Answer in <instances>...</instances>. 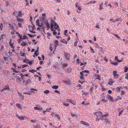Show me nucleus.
Returning <instances> with one entry per match:
<instances>
[{"label": "nucleus", "instance_id": "f257e3e1", "mask_svg": "<svg viewBox=\"0 0 128 128\" xmlns=\"http://www.w3.org/2000/svg\"><path fill=\"white\" fill-rule=\"evenodd\" d=\"M52 116L57 118L59 120H60V118L59 115L56 114V112H52L50 114Z\"/></svg>", "mask_w": 128, "mask_h": 128}, {"label": "nucleus", "instance_id": "f03ea898", "mask_svg": "<svg viewBox=\"0 0 128 128\" xmlns=\"http://www.w3.org/2000/svg\"><path fill=\"white\" fill-rule=\"evenodd\" d=\"M10 41L9 42V44L10 45L11 48L13 49H14L15 46H14V40L12 39H10Z\"/></svg>", "mask_w": 128, "mask_h": 128}, {"label": "nucleus", "instance_id": "7ed1b4c3", "mask_svg": "<svg viewBox=\"0 0 128 128\" xmlns=\"http://www.w3.org/2000/svg\"><path fill=\"white\" fill-rule=\"evenodd\" d=\"M109 115L108 114H105L103 115L102 117H100V120H105V121L107 122H109L107 120L104 118V117L106 118L107 116H108Z\"/></svg>", "mask_w": 128, "mask_h": 128}, {"label": "nucleus", "instance_id": "20e7f679", "mask_svg": "<svg viewBox=\"0 0 128 128\" xmlns=\"http://www.w3.org/2000/svg\"><path fill=\"white\" fill-rule=\"evenodd\" d=\"M117 71L114 70L113 72V74L114 77L116 78H118L119 77V75L117 74Z\"/></svg>", "mask_w": 128, "mask_h": 128}, {"label": "nucleus", "instance_id": "39448f33", "mask_svg": "<svg viewBox=\"0 0 128 128\" xmlns=\"http://www.w3.org/2000/svg\"><path fill=\"white\" fill-rule=\"evenodd\" d=\"M95 114L97 118L99 116H101L102 114V113L101 112H95Z\"/></svg>", "mask_w": 128, "mask_h": 128}, {"label": "nucleus", "instance_id": "423d86ee", "mask_svg": "<svg viewBox=\"0 0 128 128\" xmlns=\"http://www.w3.org/2000/svg\"><path fill=\"white\" fill-rule=\"evenodd\" d=\"M115 60H117V61L119 62H122V60L123 59L122 57L120 58V60H119L118 56H115Z\"/></svg>", "mask_w": 128, "mask_h": 128}, {"label": "nucleus", "instance_id": "0eeeda50", "mask_svg": "<svg viewBox=\"0 0 128 128\" xmlns=\"http://www.w3.org/2000/svg\"><path fill=\"white\" fill-rule=\"evenodd\" d=\"M63 82L65 84H67L68 85H70L71 84V83L70 80H64L63 81Z\"/></svg>", "mask_w": 128, "mask_h": 128}, {"label": "nucleus", "instance_id": "6e6552de", "mask_svg": "<svg viewBox=\"0 0 128 128\" xmlns=\"http://www.w3.org/2000/svg\"><path fill=\"white\" fill-rule=\"evenodd\" d=\"M34 110H42V108L40 107V106L38 105L37 107H34Z\"/></svg>", "mask_w": 128, "mask_h": 128}, {"label": "nucleus", "instance_id": "1a4fd4ad", "mask_svg": "<svg viewBox=\"0 0 128 128\" xmlns=\"http://www.w3.org/2000/svg\"><path fill=\"white\" fill-rule=\"evenodd\" d=\"M80 79L82 80H84V76L83 74L84 73L81 72H80Z\"/></svg>", "mask_w": 128, "mask_h": 128}, {"label": "nucleus", "instance_id": "9d476101", "mask_svg": "<svg viewBox=\"0 0 128 128\" xmlns=\"http://www.w3.org/2000/svg\"><path fill=\"white\" fill-rule=\"evenodd\" d=\"M107 98L108 99L110 100L112 102H114V100L113 99L112 97L108 95L107 96Z\"/></svg>", "mask_w": 128, "mask_h": 128}, {"label": "nucleus", "instance_id": "9b49d317", "mask_svg": "<svg viewBox=\"0 0 128 128\" xmlns=\"http://www.w3.org/2000/svg\"><path fill=\"white\" fill-rule=\"evenodd\" d=\"M5 37V35L4 34H2L0 35V40H2Z\"/></svg>", "mask_w": 128, "mask_h": 128}, {"label": "nucleus", "instance_id": "f8f14e48", "mask_svg": "<svg viewBox=\"0 0 128 128\" xmlns=\"http://www.w3.org/2000/svg\"><path fill=\"white\" fill-rule=\"evenodd\" d=\"M80 123H82V124L84 125H85L87 126H89V124L87 122H84L83 121H81L80 122Z\"/></svg>", "mask_w": 128, "mask_h": 128}, {"label": "nucleus", "instance_id": "ddd939ff", "mask_svg": "<svg viewBox=\"0 0 128 128\" xmlns=\"http://www.w3.org/2000/svg\"><path fill=\"white\" fill-rule=\"evenodd\" d=\"M114 82V81L112 80L111 79L110 80V81L108 82V84L110 85H112V84Z\"/></svg>", "mask_w": 128, "mask_h": 128}, {"label": "nucleus", "instance_id": "4468645a", "mask_svg": "<svg viewBox=\"0 0 128 128\" xmlns=\"http://www.w3.org/2000/svg\"><path fill=\"white\" fill-rule=\"evenodd\" d=\"M16 18L17 19V20L18 22H23V20L22 18H20L19 17H17Z\"/></svg>", "mask_w": 128, "mask_h": 128}, {"label": "nucleus", "instance_id": "2eb2a0df", "mask_svg": "<svg viewBox=\"0 0 128 128\" xmlns=\"http://www.w3.org/2000/svg\"><path fill=\"white\" fill-rule=\"evenodd\" d=\"M16 117L18 118L21 120H24V117L22 116H19L17 114H16Z\"/></svg>", "mask_w": 128, "mask_h": 128}, {"label": "nucleus", "instance_id": "dca6fc26", "mask_svg": "<svg viewBox=\"0 0 128 128\" xmlns=\"http://www.w3.org/2000/svg\"><path fill=\"white\" fill-rule=\"evenodd\" d=\"M18 14L17 15L18 16L20 17H22V10H19L18 11Z\"/></svg>", "mask_w": 128, "mask_h": 128}, {"label": "nucleus", "instance_id": "f3484780", "mask_svg": "<svg viewBox=\"0 0 128 128\" xmlns=\"http://www.w3.org/2000/svg\"><path fill=\"white\" fill-rule=\"evenodd\" d=\"M76 8V12L78 13H81V8L80 6L78 7L77 8Z\"/></svg>", "mask_w": 128, "mask_h": 128}, {"label": "nucleus", "instance_id": "a211bd4d", "mask_svg": "<svg viewBox=\"0 0 128 128\" xmlns=\"http://www.w3.org/2000/svg\"><path fill=\"white\" fill-rule=\"evenodd\" d=\"M3 88L5 90H10L9 87L8 85H6L4 86Z\"/></svg>", "mask_w": 128, "mask_h": 128}, {"label": "nucleus", "instance_id": "6ab92c4d", "mask_svg": "<svg viewBox=\"0 0 128 128\" xmlns=\"http://www.w3.org/2000/svg\"><path fill=\"white\" fill-rule=\"evenodd\" d=\"M60 42L64 44H67L68 42L65 40V39H64L60 40Z\"/></svg>", "mask_w": 128, "mask_h": 128}, {"label": "nucleus", "instance_id": "aec40b11", "mask_svg": "<svg viewBox=\"0 0 128 128\" xmlns=\"http://www.w3.org/2000/svg\"><path fill=\"white\" fill-rule=\"evenodd\" d=\"M119 21H120L121 22H122V20L120 18H117L116 20L112 21V22L114 23L116 22H118Z\"/></svg>", "mask_w": 128, "mask_h": 128}, {"label": "nucleus", "instance_id": "412c9836", "mask_svg": "<svg viewBox=\"0 0 128 128\" xmlns=\"http://www.w3.org/2000/svg\"><path fill=\"white\" fill-rule=\"evenodd\" d=\"M54 23H55V22L52 20V21L50 26V28H53L54 25Z\"/></svg>", "mask_w": 128, "mask_h": 128}, {"label": "nucleus", "instance_id": "4be33fe9", "mask_svg": "<svg viewBox=\"0 0 128 128\" xmlns=\"http://www.w3.org/2000/svg\"><path fill=\"white\" fill-rule=\"evenodd\" d=\"M8 25L10 27L11 29L12 30H14V25L13 24H9Z\"/></svg>", "mask_w": 128, "mask_h": 128}, {"label": "nucleus", "instance_id": "5701e85b", "mask_svg": "<svg viewBox=\"0 0 128 128\" xmlns=\"http://www.w3.org/2000/svg\"><path fill=\"white\" fill-rule=\"evenodd\" d=\"M65 36L67 37V40H68L69 41L70 40V37L69 36V35L67 34H64Z\"/></svg>", "mask_w": 128, "mask_h": 128}, {"label": "nucleus", "instance_id": "b1692460", "mask_svg": "<svg viewBox=\"0 0 128 128\" xmlns=\"http://www.w3.org/2000/svg\"><path fill=\"white\" fill-rule=\"evenodd\" d=\"M54 28L56 29H57L59 27L58 25H57V24L55 22V23L54 24Z\"/></svg>", "mask_w": 128, "mask_h": 128}, {"label": "nucleus", "instance_id": "393cba45", "mask_svg": "<svg viewBox=\"0 0 128 128\" xmlns=\"http://www.w3.org/2000/svg\"><path fill=\"white\" fill-rule=\"evenodd\" d=\"M46 27L47 28V30H48L50 28V26L49 23L46 22Z\"/></svg>", "mask_w": 128, "mask_h": 128}, {"label": "nucleus", "instance_id": "a878e982", "mask_svg": "<svg viewBox=\"0 0 128 128\" xmlns=\"http://www.w3.org/2000/svg\"><path fill=\"white\" fill-rule=\"evenodd\" d=\"M28 29H29V30H34V28L32 26H31L30 25H29L28 26Z\"/></svg>", "mask_w": 128, "mask_h": 128}, {"label": "nucleus", "instance_id": "bb28decb", "mask_svg": "<svg viewBox=\"0 0 128 128\" xmlns=\"http://www.w3.org/2000/svg\"><path fill=\"white\" fill-rule=\"evenodd\" d=\"M34 128H40V127L39 124H36L35 126H33Z\"/></svg>", "mask_w": 128, "mask_h": 128}, {"label": "nucleus", "instance_id": "cd10ccee", "mask_svg": "<svg viewBox=\"0 0 128 128\" xmlns=\"http://www.w3.org/2000/svg\"><path fill=\"white\" fill-rule=\"evenodd\" d=\"M55 44L54 46L56 47L58 45V41L57 40L55 41Z\"/></svg>", "mask_w": 128, "mask_h": 128}, {"label": "nucleus", "instance_id": "c85d7f7f", "mask_svg": "<svg viewBox=\"0 0 128 128\" xmlns=\"http://www.w3.org/2000/svg\"><path fill=\"white\" fill-rule=\"evenodd\" d=\"M82 73H83L84 74V73L89 74V71L88 70H84L81 71Z\"/></svg>", "mask_w": 128, "mask_h": 128}, {"label": "nucleus", "instance_id": "c756f323", "mask_svg": "<svg viewBox=\"0 0 128 128\" xmlns=\"http://www.w3.org/2000/svg\"><path fill=\"white\" fill-rule=\"evenodd\" d=\"M45 24V25H41V26L40 27H41V28L43 30L45 29L46 24Z\"/></svg>", "mask_w": 128, "mask_h": 128}, {"label": "nucleus", "instance_id": "7c9ffc66", "mask_svg": "<svg viewBox=\"0 0 128 128\" xmlns=\"http://www.w3.org/2000/svg\"><path fill=\"white\" fill-rule=\"evenodd\" d=\"M63 105L65 106H69V104L67 102H64L63 103Z\"/></svg>", "mask_w": 128, "mask_h": 128}, {"label": "nucleus", "instance_id": "2f4dec72", "mask_svg": "<svg viewBox=\"0 0 128 128\" xmlns=\"http://www.w3.org/2000/svg\"><path fill=\"white\" fill-rule=\"evenodd\" d=\"M58 86H53L52 87V88H54L55 89H58Z\"/></svg>", "mask_w": 128, "mask_h": 128}, {"label": "nucleus", "instance_id": "473e14b6", "mask_svg": "<svg viewBox=\"0 0 128 128\" xmlns=\"http://www.w3.org/2000/svg\"><path fill=\"white\" fill-rule=\"evenodd\" d=\"M28 36H30V37L31 38H34V36H36V34H34L33 35H32L30 34H28Z\"/></svg>", "mask_w": 128, "mask_h": 128}, {"label": "nucleus", "instance_id": "72a5a7b5", "mask_svg": "<svg viewBox=\"0 0 128 128\" xmlns=\"http://www.w3.org/2000/svg\"><path fill=\"white\" fill-rule=\"evenodd\" d=\"M20 76L21 77V78L22 80H24V75L22 73H21L20 74Z\"/></svg>", "mask_w": 128, "mask_h": 128}, {"label": "nucleus", "instance_id": "f704fd0d", "mask_svg": "<svg viewBox=\"0 0 128 128\" xmlns=\"http://www.w3.org/2000/svg\"><path fill=\"white\" fill-rule=\"evenodd\" d=\"M71 116H72V117H77L78 116V115L77 114H71Z\"/></svg>", "mask_w": 128, "mask_h": 128}, {"label": "nucleus", "instance_id": "c9c22d12", "mask_svg": "<svg viewBox=\"0 0 128 128\" xmlns=\"http://www.w3.org/2000/svg\"><path fill=\"white\" fill-rule=\"evenodd\" d=\"M31 80L30 79L28 80L26 82V84H30V82Z\"/></svg>", "mask_w": 128, "mask_h": 128}, {"label": "nucleus", "instance_id": "e433bc0d", "mask_svg": "<svg viewBox=\"0 0 128 128\" xmlns=\"http://www.w3.org/2000/svg\"><path fill=\"white\" fill-rule=\"evenodd\" d=\"M100 75L98 74L97 76H96V78L97 79H98V80H100Z\"/></svg>", "mask_w": 128, "mask_h": 128}, {"label": "nucleus", "instance_id": "4c0bfd02", "mask_svg": "<svg viewBox=\"0 0 128 128\" xmlns=\"http://www.w3.org/2000/svg\"><path fill=\"white\" fill-rule=\"evenodd\" d=\"M64 56H70V54H69L66 52H64Z\"/></svg>", "mask_w": 128, "mask_h": 128}, {"label": "nucleus", "instance_id": "58836bf2", "mask_svg": "<svg viewBox=\"0 0 128 128\" xmlns=\"http://www.w3.org/2000/svg\"><path fill=\"white\" fill-rule=\"evenodd\" d=\"M128 70V67L127 66L126 67L124 68V72H126Z\"/></svg>", "mask_w": 128, "mask_h": 128}, {"label": "nucleus", "instance_id": "ea45409f", "mask_svg": "<svg viewBox=\"0 0 128 128\" xmlns=\"http://www.w3.org/2000/svg\"><path fill=\"white\" fill-rule=\"evenodd\" d=\"M3 28V24L2 23L1 24L0 26V30H2Z\"/></svg>", "mask_w": 128, "mask_h": 128}, {"label": "nucleus", "instance_id": "a19ab883", "mask_svg": "<svg viewBox=\"0 0 128 128\" xmlns=\"http://www.w3.org/2000/svg\"><path fill=\"white\" fill-rule=\"evenodd\" d=\"M34 90H35L36 91H37V90L36 89H35L33 88H31L30 89V91H31L32 92H34Z\"/></svg>", "mask_w": 128, "mask_h": 128}, {"label": "nucleus", "instance_id": "79ce46f5", "mask_svg": "<svg viewBox=\"0 0 128 128\" xmlns=\"http://www.w3.org/2000/svg\"><path fill=\"white\" fill-rule=\"evenodd\" d=\"M21 45H22V46H26V42H23L22 44H21Z\"/></svg>", "mask_w": 128, "mask_h": 128}, {"label": "nucleus", "instance_id": "37998d69", "mask_svg": "<svg viewBox=\"0 0 128 128\" xmlns=\"http://www.w3.org/2000/svg\"><path fill=\"white\" fill-rule=\"evenodd\" d=\"M4 58L5 60H8V57L7 56H4Z\"/></svg>", "mask_w": 128, "mask_h": 128}, {"label": "nucleus", "instance_id": "c03bdc74", "mask_svg": "<svg viewBox=\"0 0 128 128\" xmlns=\"http://www.w3.org/2000/svg\"><path fill=\"white\" fill-rule=\"evenodd\" d=\"M18 27L20 28H22V24L20 23H18Z\"/></svg>", "mask_w": 128, "mask_h": 128}, {"label": "nucleus", "instance_id": "a18cd8bd", "mask_svg": "<svg viewBox=\"0 0 128 128\" xmlns=\"http://www.w3.org/2000/svg\"><path fill=\"white\" fill-rule=\"evenodd\" d=\"M78 42L77 41H76L75 42H74V46H77V43H78Z\"/></svg>", "mask_w": 128, "mask_h": 128}, {"label": "nucleus", "instance_id": "49530a36", "mask_svg": "<svg viewBox=\"0 0 128 128\" xmlns=\"http://www.w3.org/2000/svg\"><path fill=\"white\" fill-rule=\"evenodd\" d=\"M49 92H50V91L49 90H45L44 92V94H48V93H49Z\"/></svg>", "mask_w": 128, "mask_h": 128}, {"label": "nucleus", "instance_id": "de8ad7c7", "mask_svg": "<svg viewBox=\"0 0 128 128\" xmlns=\"http://www.w3.org/2000/svg\"><path fill=\"white\" fill-rule=\"evenodd\" d=\"M123 110H122L120 111L119 112V114H118V116H120L121 114V113L123 112Z\"/></svg>", "mask_w": 128, "mask_h": 128}, {"label": "nucleus", "instance_id": "09e8293b", "mask_svg": "<svg viewBox=\"0 0 128 128\" xmlns=\"http://www.w3.org/2000/svg\"><path fill=\"white\" fill-rule=\"evenodd\" d=\"M71 103H72V104L74 105H75V104L76 102L75 101L72 100L71 102Z\"/></svg>", "mask_w": 128, "mask_h": 128}, {"label": "nucleus", "instance_id": "8fccbe9b", "mask_svg": "<svg viewBox=\"0 0 128 128\" xmlns=\"http://www.w3.org/2000/svg\"><path fill=\"white\" fill-rule=\"evenodd\" d=\"M36 70H34L32 69V70H29V72H31L33 73V72H36Z\"/></svg>", "mask_w": 128, "mask_h": 128}, {"label": "nucleus", "instance_id": "3c124183", "mask_svg": "<svg viewBox=\"0 0 128 128\" xmlns=\"http://www.w3.org/2000/svg\"><path fill=\"white\" fill-rule=\"evenodd\" d=\"M101 100L102 102H107V100H105V99H101Z\"/></svg>", "mask_w": 128, "mask_h": 128}, {"label": "nucleus", "instance_id": "603ef678", "mask_svg": "<svg viewBox=\"0 0 128 128\" xmlns=\"http://www.w3.org/2000/svg\"><path fill=\"white\" fill-rule=\"evenodd\" d=\"M15 30H14L13 31L11 32L10 33L14 35L15 34V32H16Z\"/></svg>", "mask_w": 128, "mask_h": 128}, {"label": "nucleus", "instance_id": "864d4df0", "mask_svg": "<svg viewBox=\"0 0 128 128\" xmlns=\"http://www.w3.org/2000/svg\"><path fill=\"white\" fill-rule=\"evenodd\" d=\"M100 47L97 44H95V48H98Z\"/></svg>", "mask_w": 128, "mask_h": 128}, {"label": "nucleus", "instance_id": "5fc2aeb1", "mask_svg": "<svg viewBox=\"0 0 128 128\" xmlns=\"http://www.w3.org/2000/svg\"><path fill=\"white\" fill-rule=\"evenodd\" d=\"M56 30H54V31L52 33H53V34L54 35H56L57 34V32H56Z\"/></svg>", "mask_w": 128, "mask_h": 128}, {"label": "nucleus", "instance_id": "6e6d98bb", "mask_svg": "<svg viewBox=\"0 0 128 128\" xmlns=\"http://www.w3.org/2000/svg\"><path fill=\"white\" fill-rule=\"evenodd\" d=\"M112 34L115 36L116 37L118 38H120L119 36H118V34Z\"/></svg>", "mask_w": 128, "mask_h": 128}, {"label": "nucleus", "instance_id": "4d7b16f0", "mask_svg": "<svg viewBox=\"0 0 128 128\" xmlns=\"http://www.w3.org/2000/svg\"><path fill=\"white\" fill-rule=\"evenodd\" d=\"M111 63L114 66H116L118 64V63L116 62H111Z\"/></svg>", "mask_w": 128, "mask_h": 128}, {"label": "nucleus", "instance_id": "13d9d810", "mask_svg": "<svg viewBox=\"0 0 128 128\" xmlns=\"http://www.w3.org/2000/svg\"><path fill=\"white\" fill-rule=\"evenodd\" d=\"M100 8H99V9L100 10H102L103 9H104L103 7L102 6H99Z\"/></svg>", "mask_w": 128, "mask_h": 128}, {"label": "nucleus", "instance_id": "bf43d9fd", "mask_svg": "<svg viewBox=\"0 0 128 128\" xmlns=\"http://www.w3.org/2000/svg\"><path fill=\"white\" fill-rule=\"evenodd\" d=\"M16 106L18 108H20V105L19 104H16Z\"/></svg>", "mask_w": 128, "mask_h": 128}, {"label": "nucleus", "instance_id": "052dcab7", "mask_svg": "<svg viewBox=\"0 0 128 128\" xmlns=\"http://www.w3.org/2000/svg\"><path fill=\"white\" fill-rule=\"evenodd\" d=\"M72 100L70 99H67L66 101L68 102H70L71 103V101H72Z\"/></svg>", "mask_w": 128, "mask_h": 128}, {"label": "nucleus", "instance_id": "680f3d73", "mask_svg": "<svg viewBox=\"0 0 128 128\" xmlns=\"http://www.w3.org/2000/svg\"><path fill=\"white\" fill-rule=\"evenodd\" d=\"M28 66L27 65L24 64L22 66V68H23Z\"/></svg>", "mask_w": 128, "mask_h": 128}, {"label": "nucleus", "instance_id": "e2e57ef3", "mask_svg": "<svg viewBox=\"0 0 128 128\" xmlns=\"http://www.w3.org/2000/svg\"><path fill=\"white\" fill-rule=\"evenodd\" d=\"M4 48V45H2L0 47V50L2 51L3 48Z\"/></svg>", "mask_w": 128, "mask_h": 128}, {"label": "nucleus", "instance_id": "0e129e2a", "mask_svg": "<svg viewBox=\"0 0 128 128\" xmlns=\"http://www.w3.org/2000/svg\"><path fill=\"white\" fill-rule=\"evenodd\" d=\"M48 36H52V34H51L49 32H48L47 33Z\"/></svg>", "mask_w": 128, "mask_h": 128}, {"label": "nucleus", "instance_id": "69168bd1", "mask_svg": "<svg viewBox=\"0 0 128 128\" xmlns=\"http://www.w3.org/2000/svg\"><path fill=\"white\" fill-rule=\"evenodd\" d=\"M63 66L64 67H66L68 66V65L67 64L64 63L63 64Z\"/></svg>", "mask_w": 128, "mask_h": 128}, {"label": "nucleus", "instance_id": "338daca9", "mask_svg": "<svg viewBox=\"0 0 128 128\" xmlns=\"http://www.w3.org/2000/svg\"><path fill=\"white\" fill-rule=\"evenodd\" d=\"M116 90L118 92H119L120 91V88L118 87H117L116 88Z\"/></svg>", "mask_w": 128, "mask_h": 128}, {"label": "nucleus", "instance_id": "774afa93", "mask_svg": "<svg viewBox=\"0 0 128 128\" xmlns=\"http://www.w3.org/2000/svg\"><path fill=\"white\" fill-rule=\"evenodd\" d=\"M13 72L15 73H18V71L16 70L15 69H13Z\"/></svg>", "mask_w": 128, "mask_h": 128}]
</instances>
